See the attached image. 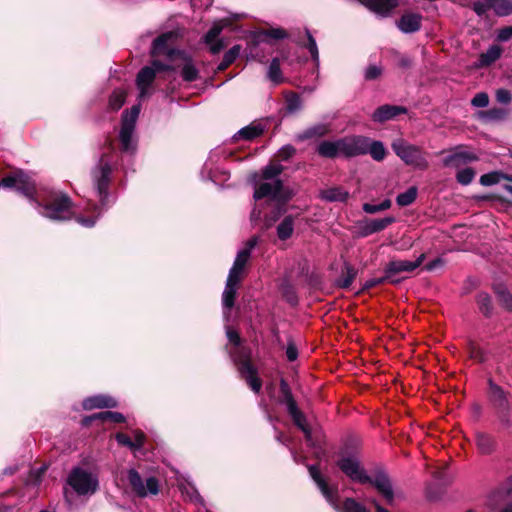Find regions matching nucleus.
Instances as JSON below:
<instances>
[{"label": "nucleus", "instance_id": "nucleus-60", "mask_svg": "<svg viewBox=\"0 0 512 512\" xmlns=\"http://www.w3.org/2000/svg\"><path fill=\"white\" fill-rule=\"evenodd\" d=\"M488 116L491 119H501L504 116V111L501 109H491L488 111Z\"/></svg>", "mask_w": 512, "mask_h": 512}, {"label": "nucleus", "instance_id": "nucleus-33", "mask_svg": "<svg viewBox=\"0 0 512 512\" xmlns=\"http://www.w3.org/2000/svg\"><path fill=\"white\" fill-rule=\"evenodd\" d=\"M502 49L498 45L491 46L485 53L480 56V63L483 66L495 62L501 56Z\"/></svg>", "mask_w": 512, "mask_h": 512}, {"label": "nucleus", "instance_id": "nucleus-20", "mask_svg": "<svg viewBox=\"0 0 512 512\" xmlns=\"http://www.w3.org/2000/svg\"><path fill=\"white\" fill-rule=\"evenodd\" d=\"M317 152L325 158H335L343 156L342 140L322 141L317 147Z\"/></svg>", "mask_w": 512, "mask_h": 512}, {"label": "nucleus", "instance_id": "nucleus-8", "mask_svg": "<svg viewBox=\"0 0 512 512\" xmlns=\"http://www.w3.org/2000/svg\"><path fill=\"white\" fill-rule=\"evenodd\" d=\"M139 113V106H133L130 111H125L123 113L119 139L121 148L125 152L133 151L135 148L133 143V133Z\"/></svg>", "mask_w": 512, "mask_h": 512}, {"label": "nucleus", "instance_id": "nucleus-57", "mask_svg": "<svg viewBox=\"0 0 512 512\" xmlns=\"http://www.w3.org/2000/svg\"><path fill=\"white\" fill-rule=\"evenodd\" d=\"M266 35L273 39H282L286 36L282 29H270L266 32Z\"/></svg>", "mask_w": 512, "mask_h": 512}, {"label": "nucleus", "instance_id": "nucleus-39", "mask_svg": "<svg viewBox=\"0 0 512 512\" xmlns=\"http://www.w3.org/2000/svg\"><path fill=\"white\" fill-rule=\"evenodd\" d=\"M329 131V128L325 124H318L311 128H308L299 136L300 139H308L316 136H322Z\"/></svg>", "mask_w": 512, "mask_h": 512}, {"label": "nucleus", "instance_id": "nucleus-6", "mask_svg": "<svg viewBox=\"0 0 512 512\" xmlns=\"http://www.w3.org/2000/svg\"><path fill=\"white\" fill-rule=\"evenodd\" d=\"M392 148L395 154L401 158L405 164L420 170L428 168L429 163L425 154L419 147L411 145L403 140H396L392 143Z\"/></svg>", "mask_w": 512, "mask_h": 512}, {"label": "nucleus", "instance_id": "nucleus-40", "mask_svg": "<svg viewBox=\"0 0 512 512\" xmlns=\"http://www.w3.org/2000/svg\"><path fill=\"white\" fill-rule=\"evenodd\" d=\"M181 74L185 81L191 82L197 79L198 70L195 68L191 61H186L182 68Z\"/></svg>", "mask_w": 512, "mask_h": 512}, {"label": "nucleus", "instance_id": "nucleus-35", "mask_svg": "<svg viewBox=\"0 0 512 512\" xmlns=\"http://www.w3.org/2000/svg\"><path fill=\"white\" fill-rule=\"evenodd\" d=\"M490 397L492 401L499 407L505 408L507 404L504 391L497 385L490 383Z\"/></svg>", "mask_w": 512, "mask_h": 512}, {"label": "nucleus", "instance_id": "nucleus-46", "mask_svg": "<svg viewBox=\"0 0 512 512\" xmlns=\"http://www.w3.org/2000/svg\"><path fill=\"white\" fill-rule=\"evenodd\" d=\"M355 278V271L351 267L346 268V273L339 281V285L342 288H348Z\"/></svg>", "mask_w": 512, "mask_h": 512}, {"label": "nucleus", "instance_id": "nucleus-53", "mask_svg": "<svg viewBox=\"0 0 512 512\" xmlns=\"http://www.w3.org/2000/svg\"><path fill=\"white\" fill-rule=\"evenodd\" d=\"M381 74V69L375 65L369 66L365 71V78L372 80L376 79Z\"/></svg>", "mask_w": 512, "mask_h": 512}, {"label": "nucleus", "instance_id": "nucleus-36", "mask_svg": "<svg viewBox=\"0 0 512 512\" xmlns=\"http://www.w3.org/2000/svg\"><path fill=\"white\" fill-rule=\"evenodd\" d=\"M263 132V129L260 125H250L247 127L242 128L238 133V138H243L246 140L254 139L258 136H260Z\"/></svg>", "mask_w": 512, "mask_h": 512}, {"label": "nucleus", "instance_id": "nucleus-42", "mask_svg": "<svg viewBox=\"0 0 512 512\" xmlns=\"http://www.w3.org/2000/svg\"><path fill=\"white\" fill-rule=\"evenodd\" d=\"M480 310L485 314L489 315L492 310L491 298L487 293H481L477 298Z\"/></svg>", "mask_w": 512, "mask_h": 512}, {"label": "nucleus", "instance_id": "nucleus-22", "mask_svg": "<svg viewBox=\"0 0 512 512\" xmlns=\"http://www.w3.org/2000/svg\"><path fill=\"white\" fill-rule=\"evenodd\" d=\"M395 221L394 217H385L382 219H370L363 222L361 226L362 234L367 236L380 232Z\"/></svg>", "mask_w": 512, "mask_h": 512}, {"label": "nucleus", "instance_id": "nucleus-26", "mask_svg": "<svg viewBox=\"0 0 512 512\" xmlns=\"http://www.w3.org/2000/svg\"><path fill=\"white\" fill-rule=\"evenodd\" d=\"M319 196L322 200L328 202H344L347 200L349 193L341 187H329L322 189Z\"/></svg>", "mask_w": 512, "mask_h": 512}, {"label": "nucleus", "instance_id": "nucleus-9", "mask_svg": "<svg viewBox=\"0 0 512 512\" xmlns=\"http://www.w3.org/2000/svg\"><path fill=\"white\" fill-rule=\"evenodd\" d=\"M168 65L162 64L160 61H153L151 66L142 68L136 79L137 88L139 90V98L144 99L150 95V86L155 79L156 73L163 70H168Z\"/></svg>", "mask_w": 512, "mask_h": 512}, {"label": "nucleus", "instance_id": "nucleus-23", "mask_svg": "<svg viewBox=\"0 0 512 512\" xmlns=\"http://www.w3.org/2000/svg\"><path fill=\"white\" fill-rule=\"evenodd\" d=\"M117 406V401L106 395H96L88 397L83 401V408L91 410L94 408H113Z\"/></svg>", "mask_w": 512, "mask_h": 512}, {"label": "nucleus", "instance_id": "nucleus-52", "mask_svg": "<svg viewBox=\"0 0 512 512\" xmlns=\"http://www.w3.org/2000/svg\"><path fill=\"white\" fill-rule=\"evenodd\" d=\"M116 440L119 444L127 446L131 449H134V444H133L132 439L129 436H127L126 434L118 433L116 435Z\"/></svg>", "mask_w": 512, "mask_h": 512}, {"label": "nucleus", "instance_id": "nucleus-47", "mask_svg": "<svg viewBox=\"0 0 512 512\" xmlns=\"http://www.w3.org/2000/svg\"><path fill=\"white\" fill-rule=\"evenodd\" d=\"M287 109L289 112H295L301 107V99L296 94H291L287 97Z\"/></svg>", "mask_w": 512, "mask_h": 512}, {"label": "nucleus", "instance_id": "nucleus-2", "mask_svg": "<svg viewBox=\"0 0 512 512\" xmlns=\"http://www.w3.org/2000/svg\"><path fill=\"white\" fill-rule=\"evenodd\" d=\"M282 171L281 164H270L263 169L262 177L265 181L255 188V200L269 197L283 205L292 198L293 192L285 188L282 181L277 179Z\"/></svg>", "mask_w": 512, "mask_h": 512}, {"label": "nucleus", "instance_id": "nucleus-21", "mask_svg": "<svg viewBox=\"0 0 512 512\" xmlns=\"http://www.w3.org/2000/svg\"><path fill=\"white\" fill-rule=\"evenodd\" d=\"M403 113H406V109L404 107L395 105H383L374 111L372 118L376 122H384Z\"/></svg>", "mask_w": 512, "mask_h": 512}, {"label": "nucleus", "instance_id": "nucleus-18", "mask_svg": "<svg viewBox=\"0 0 512 512\" xmlns=\"http://www.w3.org/2000/svg\"><path fill=\"white\" fill-rule=\"evenodd\" d=\"M370 11L381 17H388L398 6V0H358Z\"/></svg>", "mask_w": 512, "mask_h": 512}, {"label": "nucleus", "instance_id": "nucleus-7", "mask_svg": "<svg viewBox=\"0 0 512 512\" xmlns=\"http://www.w3.org/2000/svg\"><path fill=\"white\" fill-rule=\"evenodd\" d=\"M68 483L79 495H91L98 489L97 476L83 468H74L69 476Z\"/></svg>", "mask_w": 512, "mask_h": 512}, {"label": "nucleus", "instance_id": "nucleus-41", "mask_svg": "<svg viewBox=\"0 0 512 512\" xmlns=\"http://www.w3.org/2000/svg\"><path fill=\"white\" fill-rule=\"evenodd\" d=\"M475 177V172L472 168H464L457 172L456 179L462 185H468Z\"/></svg>", "mask_w": 512, "mask_h": 512}, {"label": "nucleus", "instance_id": "nucleus-32", "mask_svg": "<svg viewBox=\"0 0 512 512\" xmlns=\"http://www.w3.org/2000/svg\"><path fill=\"white\" fill-rule=\"evenodd\" d=\"M418 190L415 186L410 187L405 192L400 193L396 198V203L401 206H409L411 205L416 197H417Z\"/></svg>", "mask_w": 512, "mask_h": 512}, {"label": "nucleus", "instance_id": "nucleus-13", "mask_svg": "<svg viewBox=\"0 0 512 512\" xmlns=\"http://www.w3.org/2000/svg\"><path fill=\"white\" fill-rule=\"evenodd\" d=\"M111 173V167L109 161L102 157L92 172L94 184L97 189L100 201L104 203V199L107 196V188L109 183V175Z\"/></svg>", "mask_w": 512, "mask_h": 512}, {"label": "nucleus", "instance_id": "nucleus-28", "mask_svg": "<svg viewBox=\"0 0 512 512\" xmlns=\"http://www.w3.org/2000/svg\"><path fill=\"white\" fill-rule=\"evenodd\" d=\"M498 16L512 13V0H485Z\"/></svg>", "mask_w": 512, "mask_h": 512}, {"label": "nucleus", "instance_id": "nucleus-12", "mask_svg": "<svg viewBox=\"0 0 512 512\" xmlns=\"http://www.w3.org/2000/svg\"><path fill=\"white\" fill-rule=\"evenodd\" d=\"M281 391L284 395V402L286 404L289 415L292 417L296 426H298L303 433L307 441H311V431L307 426L306 418L304 414L298 409L296 402L293 399V396L288 388V385L282 381L281 382Z\"/></svg>", "mask_w": 512, "mask_h": 512}, {"label": "nucleus", "instance_id": "nucleus-54", "mask_svg": "<svg viewBox=\"0 0 512 512\" xmlns=\"http://www.w3.org/2000/svg\"><path fill=\"white\" fill-rule=\"evenodd\" d=\"M512 37V26L505 27L498 32L497 39L499 41H507Z\"/></svg>", "mask_w": 512, "mask_h": 512}, {"label": "nucleus", "instance_id": "nucleus-3", "mask_svg": "<svg viewBox=\"0 0 512 512\" xmlns=\"http://www.w3.org/2000/svg\"><path fill=\"white\" fill-rule=\"evenodd\" d=\"M257 241L258 239L256 237L249 239L245 247L236 255L233 266L229 271L226 286L222 295L223 305L226 309H230L234 305L238 284L244 276L246 264L251 257L252 250L257 245Z\"/></svg>", "mask_w": 512, "mask_h": 512}, {"label": "nucleus", "instance_id": "nucleus-38", "mask_svg": "<svg viewBox=\"0 0 512 512\" xmlns=\"http://www.w3.org/2000/svg\"><path fill=\"white\" fill-rule=\"evenodd\" d=\"M126 99V92L122 89H116L109 99V106L112 110H119Z\"/></svg>", "mask_w": 512, "mask_h": 512}, {"label": "nucleus", "instance_id": "nucleus-59", "mask_svg": "<svg viewBox=\"0 0 512 512\" xmlns=\"http://www.w3.org/2000/svg\"><path fill=\"white\" fill-rule=\"evenodd\" d=\"M441 265H443V260L441 258H438V259H436L434 261H431L428 264H426L424 266V269L427 270V271H432L436 267L441 266Z\"/></svg>", "mask_w": 512, "mask_h": 512}, {"label": "nucleus", "instance_id": "nucleus-15", "mask_svg": "<svg viewBox=\"0 0 512 512\" xmlns=\"http://www.w3.org/2000/svg\"><path fill=\"white\" fill-rule=\"evenodd\" d=\"M343 156L355 157L367 154L368 137L353 135L341 138Z\"/></svg>", "mask_w": 512, "mask_h": 512}, {"label": "nucleus", "instance_id": "nucleus-19", "mask_svg": "<svg viewBox=\"0 0 512 512\" xmlns=\"http://www.w3.org/2000/svg\"><path fill=\"white\" fill-rule=\"evenodd\" d=\"M422 16L418 13H404L397 21V27L403 33H413L420 29Z\"/></svg>", "mask_w": 512, "mask_h": 512}, {"label": "nucleus", "instance_id": "nucleus-64", "mask_svg": "<svg viewBox=\"0 0 512 512\" xmlns=\"http://www.w3.org/2000/svg\"><path fill=\"white\" fill-rule=\"evenodd\" d=\"M370 502L374 505L377 512H389L387 509L383 508L375 499H371Z\"/></svg>", "mask_w": 512, "mask_h": 512}, {"label": "nucleus", "instance_id": "nucleus-5", "mask_svg": "<svg viewBox=\"0 0 512 512\" xmlns=\"http://www.w3.org/2000/svg\"><path fill=\"white\" fill-rule=\"evenodd\" d=\"M309 473L312 479L317 484L321 493L325 497V499L329 502V504L336 510L340 512H367L366 508L355 501L352 498H347L343 506H340L338 501V493L337 489H331L328 487L327 483L321 477L318 469L315 466H309Z\"/></svg>", "mask_w": 512, "mask_h": 512}, {"label": "nucleus", "instance_id": "nucleus-1", "mask_svg": "<svg viewBox=\"0 0 512 512\" xmlns=\"http://www.w3.org/2000/svg\"><path fill=\"white\" fill-rule=\"evenodd\" d=\"M0 187L14 188L27 198L32 199L37 207H42L40 213L52 220H69L73 217L72 202L70 198L60 192H49L34 198L35 182L23 171L14 172L0 181Z\"/></svg>", "mask_w": 512, "mask_h": 512}, {"label": "nucleus", "instance_id": "nucleus-58", "mask_svg": "<svg viewBox=\"0 0 512 512\" xmlns=\"http://www.w3.org/2000/svg\"><path fill=\"white\" fill-rule=\"evenodd\" d=\"M363 210L366 213L374 214V213L380 212V207H379V204L375 205V204L365 203L363 205Z\"/></svg>", "mask_w": 512, "mask_h": 512}, {"label": "nucleus", "instance_id": "nucleus-45", "mask_svg": "<svg viewBox=\"0 0 512 512\" xmlns=\"http://www.w3.org/2000/svg\"><path fill=\"white\" fill-rule=\"evenodd\" d=\"M499 301L503 304V306L507 309L512 308V296L505 289H497L496 291Z\"/></svg>", "mask_w": 512, "mask_h": 512}, {"label": "nucleus", "instance_id": "nucleus-55", "mask_svg": "<svg viewBox=\"0 0 512 512\" xmlns=\"http://www.w3.org/2000/svg\"><path fill=\"white\" fill-rule=\"evenodd\" d=\"M491 7L489 6V4L486 2V3H482V2H475L474 5H473V9L474 11L479 15H483L486 13V11L488 9H490Z\"/></svg>", "mask_w": 512, "mask_h": 512}, {"label": "nucleus", "instance_id": "nucleus-37", "mask_svg": "<svg viewBox=\"0 0 512 512\" xmlns=\"http://www.w3.org/2000/svg\"><path fill=\"white\" fill-rule=\"evenodd\" d=\"M501 179H508V180L512 181V178L505 176L502 173L491 172V173L482 175L480 177V183L483 186H491V185L499 183Z\"/></svg>", "mask_w": 512, "mask_h": 512}, {"label": "nucleus", "instance_id": "nucleus-11", "mask_svg": "<svg viewBox=\"0 0 512 512\" xmlns=\"http://www.w3.org/2000/svg\"><path fill=\"white\" fill-rule=\"evenodd\" d=\"M337 465L354 482L365 484L370 480V476L356 456H343L338 460Z\"/></svg>", "mask_w": 512, "mask_h": 512}, {"label": "nucleus", "instance_id": "nucleus-63", "mask_svg": "<svg viewBox=\"0 0 512 512\" xmlns=\"http://www.w3.org/2000/svg\"><path fill=\"white\" fill-rule=\"evenodd\" d=\"M280 153H281V156H283L284 158H287L294 153V148L291 146L284 147L281 149Z\"/></svg>", "mask_w": 512, "mask_h": 512}, {"label": "nucleus", "instance_id": "nucleus-16", "mask_svg": "<svg viewBox=\"0 0 512 512\" xmlns=\"http://www.w3.org/2000/svg\"><path fill=\"white\" fill-rule=\"evenodd\" d=\"M426 255L422 253L417 257L415 261L410 260H393L388 263L385 271L387 277L391 274L402 273V272H412L417 269L425 260Z\"/></svg>", "mask_w": 512, "mask_h": 512}, {"label": "nucleus", "instance_id": "nucleus-34", "mask_svg": "<svg viewBox=\"0 0 512 512\" xmlns=\"http://www.w3.org/2000/svg\"><path fill=\"white\" fill-rule=\"evenodd\" d=\"M268 79L274 84H279L283 80V76L280 69V62L278 58H274L268 68L267 72Z\"/></svg>", "mask_w": 512, "mask_h": 512}, {"label": "nucleus", "instance_id": "nucleus-61", "mask_svg": "<svg viewBox=\"0 0 512 512\" xmlns=\"http://www.w3.org/2000/svg\"><path fill=\"white\" fill-rule=\"evenodd\" d=\"M77 222L85 227H92L95 224L94 218L78 217Z\"/></svg>", "mask_w": 512, "mask_h": 512}, {"label": "nucleus", "instance_id": "nucleus-14", "mask_svg": "<svg viewBox=\"0 0 512 512\" xmlns=\"http://www.w3.org/2000/svg\"><path fill=\"white\" fill-rule=\"evenodd\" d=\"M372 484L384 497L388 505H393L397 494L395 493L388 475L382 471H376L367 482Z\"/></svg>", "mask_w": 512, "mask_h": 512}, {"label": "nucleus", "instance_id": "nucleus-27", "mask_svg": "<svg viewBox=\"0 0 512 512\" xmlns=\"http://www.w3.org/2000/svg\"><path fill=\"white\" fill-rule=\"evenodd\" d=\"M294 231V218L286 216L277 226V236L280 240L290 238Z\"/></svg>", "mask_w": 512, "mask_h": 512}, {"label": "nucleus", "instance_id": "nucleus-62", "mask_svg": "<svg viewBox=\"0 0 512 512\" xmlns=\"http://www.w3.org/2000/svg\"><path fill=\"white\" fill-rule=\"evenodd\" d=\"M281 214V208H278L277 211L273 214L271 217H265L266 226L270 227L279 217Z\"/></svg>", "mask_w": 512, "mask_h": 512}, {"label": "nucleus", "instance_id": "nucleus-30", "mask_svg": "<svg viewBox=\"0 0 512 512\" xmlns=\"http://www.w3.org/2000/svg\"><path fill=\"white\" fill-rule=\"evenodd\" d=\"M367 153H369L375 161H382L387 151L382 142L372 141L368 138Z\"/></svg>", "mask_w": 512, "mask_h": 512}, {"label": "nucleus", "instance_id": "nucleus-24", "mask_svg": "<svg viewBox=\"0 0 512 512\" xmlns=\"http://www.w3.org/2000/svg\"><path fill=\"white\" fill-rule=\"evenodd\" d=\"M225 24V20L219 23H215L213 27L205 35V42L207 45H209L210 50L213 54L218 53L223 48L222 42L219 41L217 37L221 33Z\"/></svg>", "mask_w": 512, "mask_h": 512}, {"label": "nucleus", "instance_id": "nucleus-25", "mask_svg": "<svg viewBox=\"0 0 512 512\" xmlns=\"http://www.w3.org/2000/svg\"><path fill=\"white\" fill-rule=\"evenodd\" d=\"M476 160V156L469 152H457L447 156L443 163L446 167L459 169L461 166Z\"/></svg>", "mask_w": 512, "mask_h": 512}, {"label": "nucleus", "instance_id": "nucleus-10", "mask_svg": "<svg viewBox=\"0 0 512 512\" xmlns=\"http://www.w3.org/2000/svg\"><path fill=\"white\" fill-rule=\"evenodd\" d=\"M127 479L133 492L139 497L156 495L159 492V483L155 477H149L144 482L135 469H129Z\"/></svg>", "mask_w": 512, "mask_h": 512}, {"label": "nucleus", "instance_id": "nucleus-4", "mask_svg": "<svg viewBox=\"0 0 512 512\" xmlns=\"http://www.w3.org/2000/svg\"><path fill=\"white\" fill-rule=\"evenodd\" d=\"M226 335L230 343L235 345V348L230 351L231 358L238 365V371L243 379L247 382L251 390L259 393L262 387V381L257 376V371L249 361V355L239 349L240 337L238 333L227 328Z\"/></svg>", "mask_w": 512, "mask_h": 512}, {"label": "nucleus", "instance_id": "nucleus-43", "mask_svg": "<svg viewBox=\"0 0 512 512\" xmlns=\"http://www.w3.org/2000/svg\"><path fill=\"white\" fill-rule=\"evenodd\" d=\"M468 353L470 358L473 360H476L478 362H482L485 360L483 350L475 342L470 341L468 343Z\"/></svg>", "mask_w": 512, "mask_h": 512}, {"label": "nucleus", "instance_id": "nucleus-17", "mask_svg": "<svg viewBox=\"0 0 512 512\" xmlns=\"http://www.w3.org/2000/svg\"><path fill=\"white\" fill-rule=\"evenodd\" d=\"M175 37V33L167 32L156 38L153 42L151 50L152 56L168 55L171 58L174 54L180 55V52H176L170 47V44L175 39Z\"/></svg>", "mask_w": 512, "mask_h": 512}, {"label": "nucleus", "instance_id": "nucleus-31", "mask_svg": "<svg viewBox=\"0 0 512 512\" xmlns=\"http://www.w3.org/2000/svg\"><path fill=\"white\" fill-rule=\"evenodd\" d=\"M476 445L481 453L488 454L494 449V440L484 432H477Z\"/></svg>", "mask_w": 512, "mask_h": 512}, {"label": "nucleus", "instance_id": "nucleus-50", "mask_svg": "<svg viewBox=\"0 0 512 512\" xmlns=\"http://www.w3.org/2000/svg\"><path fill=\"white\" fill-rule=\"evenodd\" d=\"M133 444H134V449H139L141 448L143 445H144V442H145V435L142 431L140 430H134L133 431Z\"/></svg>", "mask_w": 512, "mask_h": 512}, {"label": "nucleus", "instance_id": "nucleus-56", "mask_svg": "<svg viewBox=\"0 0 512 512\" xmlns=\"http://www.w3.org/2000/svg\"><path fill=\"white\" fill-rule=\"evenodd\" d=\"M286 356L289 361H294L297 359L298 351L297 348L293 344H289L286 348Z\"/></svg>", "mask_w": 512, "mask_h": 512}, {"label": "nucleus", "instance_id": "nucleus-51", "mask_svg": "<svg viewBox=\"0 0 512 512\" xmlns=\"http://www.w3.org/2000/svg\"><path fill=\"white\" fill-rule=\"evenodd\" d=\"M496 99L499 103L508 104L511 101V94L506 89H499L496 92Z\"/></svg>", "mask_w": 512, "mask_h": 512}, {"label": "nucleus", "instance_id": "nucleus-48", "mask_svg": "<svg viewBox=\"0 0 512 512\" xmlns=\"http://www.w3.org/2000/svg\"><path fill=\"white\" fill-rule=\"evenodd\" d=\"M239 51H240L239 46L232 47L228 52L225 53L223 63L221 66L225 67V66H228L229 64H231L238 56Z\"/></svg>", "mask_w": 512, "mask_h": 512}, {"label": "nucleus", "instance_id": "nucleus-29", "mask_svg": "<svg viewBox=\"0 0 512 512\" xmlns=\"http://www.w3.org/2000/svg\"><path fill=\"white\" fill-rule=\"evenodd\" d=\"M96 419H99L102 421H110V422H114V423H121V422H124L125 417L123 416V414H121L119 412L105 411V412L96 413V414L86 418L84 420V422H85V424H88L90 421L96 420Z\"/></svg>", "mask_w": 512, "mask_h": 512}, {"label": "nucleus", "instance_id": "nucleus-44", "mask_svg": "<svg viewBox=\"0 0 512 512\" xmlns=\"http://www.w3.org/2000/svg\"><path fill=\"white\" fill-rule=\"evenodd\" d=\"M306 34H307V38H308L307 49L309 50L313 60L315 62H318L319 52H318V47H317L316 41L313 38V36L309 33V31H306Z\"/></svg>", "mask_w": 512, "mask_h": 512}, {"label": "nucleus", "instance_id": "nucleus-49", "mask_svg": "<svg viewBox=\"0 0 512 512\" xmlns=\"http://www.w3.org/2000/svg\"><path fill=\"white\" fill-rule=\"evenodd\" d=\"M471 103L475 107L483 108V107H486L488 105L489 97H488V95L486 93L481 92V93L476 94L473 97Z\"/></svg>", "mask_w": 512, "mask_h": 512}]
</instances>
